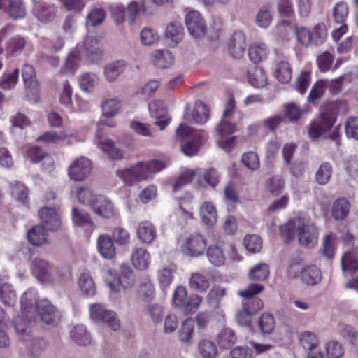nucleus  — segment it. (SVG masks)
I'll return each mask as SVG.
<instances>
[{"label":"nucleus","mask_w":358,"mask_h":358,"mask_svg":"<svg viewBox=\"0 0 358 358\" xmlns=\"http://www.w3.org/2000/svg\"><path fill=\"white\" fill-rule=\"evenodd\" d=\"M282 237L287 242L297 238L299 243L308 248H313L318 241V230L309 220L297 217L280 228Z\"/></svg>","instance_id":"nucleus-1"},{"label":"nucleus","mask_w":358,"mask_h":358,"mask_svg":"<svg viewBox=\"0 0 358 358\" xmlns=\"http://www.w3.org/2000/svg\"><path fill=\"white\" fill-rule=\"evenodd\" d=\"M166 166V163L158 159L138 162L133 166L116 171V176L125 185H132L135 182L152 178L153 176Z\"/></svg>","instance_id":"nucleus-2"},{"label":"nucleus","mask_w":358,"mask_h":358,"mask_svg":"<svg viewBox=\"0 0 358 358\" xmlns=\"http://www.w3.org/2000/svg\"><path fill=\"white\" fill-rule=\"evenodd\" d=\"M39 301L40 300L38 298L37 292L34 289H28L21 297L22 314L23 316H25L27 319L16 317L13 320V326L15 333L19 340L21 341H28L31 337L30 328L27 325V320H30L31 317L29 314L36 311Z\"/></svg>","instance_id":"nucleus-3"},{"label":"nucleus","mask_w":358,"mask_h":358,"mask_svg":"<svg viewBox=\"0 0 358 358\" xmlns=\"http://www.w3.org/2000/svg\"><path fill=\"white\" fill-rule=\"evenodd\" d=\"M176 135L182 139L186 137L192 138L181 148L182 152L190 157L197 153L199 148L207 138V134L203 130L194 129L185 124H180L176 129Z\"/></svg>","instance_id":"nucleus-4"},{"label":"nucleus","mask_w":358,"mask_h":358,"mask_svg":"<svg viewBox=\"0 0 358 358\" xmlns=\"http://www.w3.org/2000/svg\"><path fill=\"white\" fill-rule=\"evenodd\" d=\"M336 117L334 111L325 110L322 113L317 120L311 122L308 128L310 138L316 139L326 134L336 122Z\"/></svg>","instance_id":"nucleus-5"},{"label":"nucleus","mask_w":358,"mask_h":358,"mask_svg":"<svg viewBox=\"0 0 358 358\" xmlns=\"http://www.w3.org/2000/svg\"><path fill=\"white\" fill-rule=\"evenodd\" d=\"M91 319L96 322H104L113 331H117L120 327V320L112 310H107L101 304H92L90 308Z\"/></svg>","instance_id":"nucleus-6"},{"label":"nucleus","mask_w":358,"mask_h":358,"mask_svg":"<svg viewBox=\"0 0 358 358\" xmlns=\"http://www.w3.org/2000/svg\"><path fill=\"white\" fill-rule=\"evenodd\" d=\"M206 246V238L200 233H193L184 241L181 251L185 255L197 257L204 254Z\"/></svg>","instance_id":"nucleus-7"},{"label":"nucleus","mask_w":358,"mask_h":358,"mask_svg":"<svg viewBox=\"0 0 358 358\" xmlns=\"http://www.w3.org/2000/svg\"><path fill=\"white\" fill-rule=\"evenodd\" d=\"M22 76L27 99L36 103L39 99V86L36 78L35 69L29 64H24L22 69Z\"/></svg>","instance_id":"nucleus-8"},{"label":"nucleus","mask_w":358,"mask_h":358,"mask_svg":"<svg viewBox=\"0 0 358 358\" xmlns=\"http://www.w3.org/2000/svg\"><path fill=\"white\" fill-rule=\"evenodd\" d=\"M91 171V161L85 157L76 159L68 168V175L70 179L74 181L85 180L89 177Z\"/></svg>","instance_id":"nucleus-9"},{"label":"nucleus","mask_w":358,"mask_h":358,"mask_svg":"<svg viewBox=\"0 0 358 358\" xmlns=\"http://www.w3.org/2000/svg\"><path fill=\"white\" fill-rule=\"evenodd\" d=\"M185 24L189 33L194 38H200L206 34V22L199 12L189 11L186 15Z\"/></svg>","instance_id":"nucleus-10"},{"label":"nucleus","mask_w":358,"mask_h":358,"mask_svg":"<svg viewBox=\"0 0 358 358\" xmlns=\"http://www.w3.org/2000/svg\"><path fill=\"white\" fill-rule=\"evenodd\" d=\"M31 268L34 276L43 283L51 280L55 271L53 264L41 257L33 259Z\"/></svg>","instance_id":"nucleus-11"},{"label":"nucleus","mask_w":358,"mask_h":358,"mask_svg":"<svg viewBox=\"0 0 358 358\" xmlns=\"http://www.w3.org/2000/svg\"><path fill=\"white\" fill-rule=\"evenodd\" d=\"M36 312L43 322L47 324H57L60 320V313L52 303L45 299H41L37 306Z\"/></svg>","instance_id":"nucleus-12"},{"label":"nucleus","mask_w":358,"mask_h":358,"mask_svg":"<svg viewBox=\"0 0 358 358\" xmlns=\"http://www.w3.org/2000/svg\"><path fill=\"white\" fill-rule=\"evenodd\" d=\"M191 106L190 104L186 105L183 118L187 121H189L191 118L196 124H204L207 122L210 115V108L201 101H196L194 103L192 114H190Z\"/></svg>","instance_id":"nucleus-13"},{"label":"nucleus","mask_w":358,"mask_h":358,"mask_svg":"<svg viewBox=\"0 0 358 358\" xmlns=\"http://www.w3.org/2000/svg\"><path fill=\"white\" fill-rule=\"evenodd\" d=\"M341 267L344 272L358 271V257L353 252H345L341 258ZM348 289H355L358 292V275L348 281L345 285Z\"/></svg>","instance_id":"nucleus-14"},{"label":"nucleus","mask_w":358,"mask_h":358,"mask_svg":"<svg viewBox=\"0 0 358 358\" xmlns=\"http://www.w3.org/2000/svg\"><path fill=\"white\" fill-rule=\"evenodd\" d=\"M34 16L40 22L48 23L54 20L57 15V7L45 1L34 3L32 10Z\"/></svg>","instance_id":"nucleus-15"},{"label":"nucleus","mask_w":358,"mask_h":358,"mask_svg":"<svg viewBox=\"0 0 358 358\" xmlns=\"http://www.w3.org/2000/svg\"><path fill=\"white\" fill-rule=\"evenodd\" d=\"M38 213L41 220L49 231H57L61 228V216L55 208L43 207Z\"/></svg>","instance_id":"nucleus-16"},{"label":"nucleus","mask_w":358,"mask_h":358,"mask_svg":"<svg viewBox=\"0 0 358 358\" xmlns=\"http://www.w3.org/2000/svg\"><path fill=\"white\" fill-rule=\"evenodd\" d=\"M213 279L209 272H194L189 278V287L193 291L204 292L209 289Z\"/></svg>","instance_id":"nucleus-17"},{"label":"nucleus","mask_w":358,"mask_h":358,"mask_svg":"<svg viewBox=\"0 0 358 358\" xmlns=\"http://www.w3.org/2000/svg\"><path fill=\"white\" fill-rule=\"evenodd\" d=\"M131 260L136 269L145 271L149 268L151 258L147 249L143 247H135L131 252Z\"/></svg>","instance_id":"nucleus-18"},{"label":"nucleus","mask_w":358,"mask_h":358,"mask_svg":"<svg viewBox=\"0 0 358 358\" xmlns=\"http://www.w3.org/2000/svg\"><path fill=\"white\" fill-rule=\"evenodd\" d=\"M0 9L13 19L23 18L26 15L25 6L20 0H0Z\"/></svg>","instance_id":"nucleus-19"},{"label":"nucleus","mask_w":358,"mask_h":358,"mask_svg":"<svg viewBox=\"0 0 358 358\" xmlns=\"http://www.w3.org/2000/svg\"><path fill=\"white\" fill-rule=\"evenodd\" d=\"M149 110L151 115L156 118L155 124L161 130L164 129L169 123L171 118L167 116L164 110V104L162 101H155L149 104Z\"/></svg>","instance_id":"nucleus-20"},{"label":"nucleus","mask_w":358,"mask_h":358,"mask_svg":"<svg viewBox=\"0 0 358 358\" xmlns=\"http://www.w3.org/2000/svg\"><path fill=\"white\" fill-rule=\"evenodd\" d=\"M71 219L74 226L85 231H92L94 228V223L90 214L76 207L72 208Z\"/></svg>","instance_id":"nucleus-21"},{"label":"nucleus","mask_w":358,"mask_h":358,"mask_svg":"<svg viewBox=\"0 0 358 358\" xmlns=\"http://www.w3.org/2000/svg\"><path fill=\"white\" fill-rule=\"evenodd\" d=\"M97 248L99 254L106 259H112L115 257V247L109 235L101 234L98 237Z\"/></svg>","instance_id":"nucleus-22"},{"label":"nucleus","mask_w":358,"mask_h":358,"mask_svg":"<svg viewBox=\"0 0 358 358\" xmlns=\"http://www.w3.org/2000/svg\"><path fill=\"white\" fill-rule=\"evenodd\" d=\"M137 237L143 243L150 244L157 236L155 226L149 221L141 222L136 230Z\"/></svg>","instance_id":"nucleus-23"},{"label":"nucleus","mask_w":358,"mask_h":358,"mask_svg":"<svg viewBox=\"0 0 358 358\" xmlns=\"http://www.w3.org/2000/svg\"><path fill=\"white\" fill-rule=\"evenodd\" d=\"M127 62L124 59L113 61L107 64L103 70L106 79L108 82H113L124 72Z\"/></svg>","instance_id":"nucleus-24"},{"label":"nucleus","mask_w":358,"mask_h":358,"mask_svg":"<svg viewBox=\"0 0 358 358\" xmlns=\"http://www.w3.org/2000/svg\"><path fill=\"white\" fill-rule=\"evenodd\" d=\"M92 208L95 213L104 218H110L114 215L113 203L102 195H99Z\"/></svg>","instance_id":"nucleus-25"},{"label":"nucleus","mask_w":358,"mask_h":358,"mask_svg":"<svg viewBox=\"0 0 358 358\" xmlns=\"http://www.w3.org/2000/svg\"><path fill=\"white\" fill-rule=\"evenodd\" d=\"M48 234L43 225H35L27 232L29 242L34 246H41L48 241Z\"/></svg>","instance_id":"nucleus-26"},{"label":"nucleus","mask_w":358,"mask_h":358,"mask_svg":"<svg viewBox=\"0 0 358 358\" xmlns=\"http://www.w3.org/2000/svg\"><path fill=\"white\" fill-rule=\"evenodd\" d=\"M248 82L255 87H263L266 85L267 77L262 67L251 66L248 71Z\"/></svg>","instance_id":"nucleus-27"},{"label":"nucleus","mask_w":358,"mask_h":358,"mask_svg":"<svg viewBox=\"0 0 358 358\" xmlns=\"http://www.w3.org/2000/svg\"><path fill=\"white\" fill-rule=\"evenodd\" d=\"M300 276L304 284L310 286L315 285L322 280V272L315 266H308L302 268Z\"/></svg>","instance_id":"nucleus-28"},{"label":"nucleus","mask_w":358,"mask_h":358,"mask_svg":"<svg viewBox=\"0 0 358 358\" xmlns=\"http://www.w3.org/2000/svg\"><path fill=\"white\" fill-rule=\"evenodd\" d=\"M85 46L87 57L93 62L101 59L103 55V45L100 40L90 37L85 40Z\"/></svg>","instance_id":"nucleus-29"},{"label":"nucleus","mask_w":358,"mask_h":358,"mask_svg":"<svg viewBox=\"0 0 358 358\" xmlns=\"http://www.w3.org/2000/svg\"><path fill=\"white\" fill-rule=\"evenodd\" d=\"M97 145L103 152L106 153L111 159H121L123 157L122 152L117 148L114 143L110 139H103L97 134Z\"/></svg>","instance_id":"nucleus-30"},{"label":"nucleus","mask_w":358,"mask_h":358,"mask_svg":"<svg viewBox=\"0 0 358 358\" xmlns=\"http://www.w3.org/2000/svg\"><path fill=\"white\" fill-rule=\"evenodd\" d=\"M70 336L73 341L78 345H87L92 341L90 333L82 324L75 326L71 330Z\"/></svg>","instance_id":"nucleus-31"},{"label":"nucleus","mask_w":358,"mask_h":358,"mask_svg":"<svg viewBox=\"0 0 358 358\" xmlns=\"http://www.w3.org/2000/svg\"><path fill=\"white\" fill-rule=\"evenodd\" d=\"M237 337L234 331L230 328H224L217 336V343L223 350L231 348L236 342Z\"/></svg>","instance_id":"nucleus-32"},{"label":"nucleus","mask_w":358,"mask_h":358,"mask_svg":"<svg viewBox=\"0 0 358 358\" xmlns=\"http://www.w3.org/2000/svg\"><path fill=\"white\" fill-rule=\"evenodd\" d=\"M183 35L182 25L179 22H171L166 29L165 38L169 41L171 46H175L182 40Z\"/></svg>","instance_id":"nucleus-33"},{"label":"nucleus","mask_w":358,"mask_h":358,"mask_svg":"<svg viewBox=\"0 0 358 358\" xmlns=\"http://www.w3.org/2000/svg\"><path fill=\"white\" fill-rule=\"evenodd\" d=\"M350 210V202L345 198H341L333 203L331 214L335 220H343L348 216Z\"/></svg>","instance_id":"nucleus-34"},{"label":"nucleus","mask_w":358,"mask_h":358,"mask_svg":"<svg viewBox=\"0 0 358 358\" xmlns=\"http://www.w3.org/2000/svg\"><path fill=\"white\" fill-rule=\"evenodd\" d=\"M268 54L267 46L263 43H254L248 50L250 59L254 63H259L266 59Z\"/></svg>","instance_id":"nucleus-35"},{"label":"nucleus","mask_w":358,"mask_h":358,"mask_svg":"<svg viewBox=\"0 0 358 358\" xmlns=\"http://www.w3.org/2000/svg\"><path fill=\"white\" fill-rule=\"evenodd\" d=\"M153 64L158 68L170 66L174 62V57L169 50H156L152 56Z\"/></svg>","instance_id":"nucleus-36"},{"label":"nucleus","mask_w":358,"mask_h":358,"mask_svg":"<svg viewBox=\"0 0 358 358\" xmlns=\"http://www.w3.org/2000/svg\"><path fill=\"white\" fill-rule=\"evenodd\" d=\"M332 174V165L328 162H323L315 172V182L320 185H325L331 180Z\"/></svg>","instance_id":"nucleus-37"},{"label":"nucleus","mask_w":358,"mask_h":358,"mask_svg":"<svg viewBox=\"0 0 358 358\" xmlns=\"http://www.w3.org/2000/svg\"><path fill=\"white\" fill-rule=\"evenodd\" d=\"M292 68L287 61H280L277 63L274 76L282 83H287L292 79Z\"/></svg>","instance_id":"nucleus-38"},{"label":"nucleus","mask_w":358,"mask_h":358,"mask_svg":"<svg viewBox=\"0 0 358 358\" xmlns=\"http://www.w3.org/2000/svg\"><path fill=\"white\" fill-rule=\"evenodd\" d=\"M200 216L202 221L208 224L213 225L217 221V210L210 202H204L200 208Z\"/></svg>","instance_id":"nucleus-39"},{"label":"nucleus","mask_w":358,"mask_h":358,"mask_svg":"<svg viewBox=\"0 0 358 358\" xmlns=\"http://www.w3.org/2000/svg\"><path fill=\"white\" fill-rule=\"evenodd\" d=\"M299 341L302 347L309 352L320 350L318 348L319 341L317 335L311 331H304L301 334Z\"/></svg>","instance_id":"nucleus-40"},{"label":"nucleus","mask_w":358,"mask_h":358,"mask_svg":"<svg viewBox=\"0 0 358 358\" xmlns=\"http://www.w3.org/2000/svg\"><path fill=\"white\" fill-rule=\"evenodd\" d=\"M268 265L265 263H259L250 268L248 276L253 281H263L269 275Z\"/></svg>","instance_id":"nucleus-41"},{"label":"nucleus","mask_w":358,"mask_h":358,"mask_svg":"<svg viewBox=\"0 0 358 358\" xmlns=\"http://www.w3.org/2000/svg\"><path fill=\"white\" fill-rule=\"evenodd\" d=\"M207 257L210 262L215 266L222 265L225 261L223 250L218 245H210L208 248Z\"/></svg>","instance_id":"nucleus-42"},{"label":"nucleus","mask_w":358,"mask_h":358,"mask_svg":"<svg viewBox=\"0 0 358 358\" xmlns=\"http://www.w3.org/2000/svg\"><path fill=\"white\" fill-rule=\"evenodd\" d=\"M16 293L10 284H3L0 287V300L6 306H13L16 302Z\"/></svg>","instance_id":"nucleus-43"},{"label":"nucleus","mask_w":358,"mask_h":358,"mask_svg":"<svg viewBox=\"0 0 358 358\" xmlns=\"http://www.w3.org/2000/svg\"><path fill=\"white\" fill-rule=\"evenodd\" d=\"M225 295L226 289L224 288L215 287L208 292L206 300L210 307L217 309L220 307L221 299Z\"/></svg>","instance_id":"nucleus-44"},{"label":"nucleus","mask_w":358,"mask_h":358,"mask_svg":"<svg viewBox=\"0 0 358 358\" xmlns=\"http://www.w3.org/2000/svg\"><path fill=\"white\" fill-rule=\"evenodd\" d=\"M120 108V101L117 98L106 99L101 104L103 115L108 117L116 115Z\"/></svg>","instance_id":"nucleus-45"},{"label":"nucleus","mask_w":358,"mask_h":358,"mask_svg":"<svg viewBox=\"0 0 358 358\" xmlns=\"http://www.w3.org/2000/svg\"><path fill=\"white\" fill-rule=\"evenodd\" d=\"M78 201L83 205H90L92 207L99 195L94 194L88 187H80L76 190Z\"/></svg>","instance_id":"nucleus-46"},{"label":"nucleus","mask_w":358,"mask_h":358,"mask_svg":"<svg viewBox=\"0 0 358 358\" xmlns=\"http://www.w3.org/2000/svg\"><path fill=\"white\" fill-rule=\"evenodd\" d=\"M150 6H147V10H144L142 6V0L139 2L136 1H131L127 6L128 20L130 24H134L136 22L137 16L141 12L145 13H150Z\"/></svg>","instance_id":"nucleus-47"},{"label":"nucleus","mask_w":358,"mask_h":358,"mask_svg":"<svg viewBox=\"0 0 358 358\" xmlns=\"http://www.w3.org/2000/svg\"><path fill=\"white\" fill-rule=\"evenodd\" d=\"M194 322L191 318L186 319L178 330V338L182 343L189 342L192 338Z\"/></svg>","instance_id":"nucleus-48"},{"label":"nucleus","mask_w":358,"mask_h":358,"mask_svg":"<svg viewBox=\"0 0 358 358\" xmlns=\"http://www.w3.org/2000/svg\"><path fill=\"white\" fill-rule=\"evenodd\" d=\"M336 240V236L329 233L325 235L323 240V247L321 250V254L323 257L331 259L334 257L335 254V246L334 241Z\"/></svg>","instance_id":"nucleus-49"},{"label":"nucleus","mask_w":358,"mask_h":358,"mask_svg":"<svg viewBox=\"0 0 358 358\" xmlns=\"http://www.w3.org/2000/svg\"><path fill=\"white\" fill-rule=\"evenodd\" d=\"M198 347L203 358H215L217 355V348L210 341L202 340L199 342Z\"/></svg>","instance_id":"nucleus-50"},{"label":"nucleus","mask_w":358,"mask_h":358,"mask_svg":"<svg viewBox=\"0 0 358 358\" xmlns=\"http://www.w3.org/2000/svg\"><path fill=\"white\" fill-rule=\"evenodd\" d=\"M79 286L87 295L92 296L96 292L94 282L89 273H82L79 278Z\"/></svg>","instance_id":"nucleus-51"},{"label":"nucleus","mask_w":358,"mask_h":358,"mask_svg":"<svg viewBox=\"0 0 358 358\" xmlns=\"http://www.w3.org/2000/svg\"><path fill=\"white\" fill-rule=\"evenodd\" d=\"M104 281L112 292L117 293L120 291L122 287L121 280L116 271L108 270L106 273Z\"/></svg>","instance_id":"nucleus-52"},{"label":"nucleus","mask_w":358,"mask_h":358,"mask_svg":"<svg viewBox=\"0 0 358 358\" xmlns=\"http://www.w3.org/2000/svg\"><path fill=\"white\" fill-rule=\"evenodd\" d=\"M48 343L43 338L34 339L27 348L28 354L32 357H38L47 349Z\"/></svg>","instance_id":"nucleus-53"},{"label":"nucleus","mask_w":358,"mask_h":358,"mask_svg":"<svg viewBox=\"0 0 358 358\" xmlns=\"http://www.w3.org/2000/svg\"><path fill=\"white\" fill-rule=\"evenodd\" d=\"M19 69L17 68L12 72L4 73L0 79V87L3 90L13 88L18 81Z\"/></svg>","instance_id":"nucleus-54"},{"label":"nucleus","mask_w":358,"mask_h":358,"mask_svg":"<svg viewBox=\"0 0 358 358\" xmlns=\"http://www.w3.org/2000/svg\"><path fill=\"white\" fill-rule=\"evenodd\" d=\"M259 327L262 333L266 334H271L275 328L273 316L268 313H263L259 319Z\"/></svg>","instance_id":"nucleus-55"},{"label":"nucleus","mask_w":358,"mask_h":358,"mask_svg":"<svg viewBox=\"0 0 358 358\" xmlns=\"http://www.w3.org/2000/svg\"><path fill=\"white\" fill-rule=\"evenodd\" d=\"M187 300V291L186 287L178 286L175 289L173 295V306L178 308H182L185 310Z\"/></svg>","instance_id":"nucleus-56"},{"label":"nucleus","mask_w":358,"mask_h":358,"mask_svg":"<svg viewBox=\"0 0 358 358\" xmlns=\"http://www.w3.org/2000/svg\"><path fill=\"white\" fill-rule=\"evenodd\" d=\"M99 78L96 74L92 73H83L79 78V85L84 91H90L98 84Z\"/></svg>","instance_id":"nucleus-57"},{"label":"nucleus","mask_w":358,"mask_h":358,"mask_svg":"<svg viewBox=\"0 0 358 358\" xmlns=\"http://www.w3.org/2000/svg\"><path fill=\"white\" fill-rule=\"evenodd\" d=\"M244 245L246 250L250 252H258L262 248L261 238L256 235H247L244 238Z\"/></svg>","instance_id":"nucleus-58"},{"label":"nucleus","mask_w":358,"mask_h":358,"mask_svg":"<svg viewBox=\"0 0 358 358\" xmlns=\"http://www.w3.org/2000/svg\"><path fill=\"white\" fill-rule=\"evenodd\" d=\"M11 194L13 198L25 204L28 198V192L25 185L20 182H15L11 188Z\"/></svg>","instance_id":"nucleus-59"},{"label":"nucleus","mask_w":358,"mask_h":358,"mask_svg":"<svg viewBox=\"0 0 358 358\" xmlns=\"http://www.w3.org/2000/svg\"><path fill=\"white\" fill-rule=\"evenodd\" d=\"M235 130L236 125L223 117L215 127V132L220 138L231 134Z\"/></svg>","instance_id":"nucleus-60"},{"label":"nucleus","mask_w":358,"mask_h":358,"mask_svg":"<svg viewBox=\"0 0 358 358\" xmlns=\"http://www.w3.org/2000/svg\"><path fill=\"white\" fill-rule=\"evenodd\" d=\"M326 351L328 358H342L344 355L343 345L336 341H331L327 343Z\"/></svg>","instance_id":"nucleus-61"},{"label":"nucleus","mask_w":358,"mask_h":358,"mask_svg":"<svg viewBox=\"0 0 358 358\" xmlns=\"http://www.w3.org/2000/svg\"><path fill=\"white\" fill-rule=\"evenodd\" d=\"M271 20L270 8L267 6L261 8L256 17L257 24L261 27L266 28L270 25Z\"/></svg>","instance_id":"nucleus-62"},{"label":"nucleus","mask_w":358,"mask_h":358,"mask_svg":"<svg viewBox=\"0 0 358 358\" xmlns=\"http://www.w3.org/2000/svg\"><path fill=\"white\" fill-rule=\"evenodd\" d=\"M348 14V8L345 3L339 2L336 4L334 8V18L338 24H345V21Z\"/></svg>","instance_id":"nucleus-63"},{"label":"nucleus","mask_w":358,"mask_h":358,"mask_svg":"<svg viewBox=\"0 0 358 358\" xmlns=\"http://www.w3.org/2000/svg\"><path fill=\"white\" fill-rule=\"evenodd\" d=\"M327 89V83L324 80L316 82L312 87L309 95L308 96V102H313L317 99L320 98L325 90Z\"/></svg>","instance_id":"nucleus-64"}]
</instances>
